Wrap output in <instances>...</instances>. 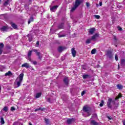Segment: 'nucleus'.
<instances>
[{"mask_svg":"<svg viewBox=\"0 0 125 125\" xmlns=\"http://www.w3.org/2000/svg\"><path fill=\"white\" fill-rule=\"evenodd\" d=\"M58 29H64V22L60 23L58 26Z\"/></svg>","mask_w":125,"mask_h":125,"instance_id":"obj_16","label":"nucleus"},{"mask_svg":"<svg viewBox=\"0 0 125 125\" xmlns=\"http://www.w3.org/2000/svg\"><path fill=\"white\" fill-rule=\"evenodd\" d=\"M23 77H24V74L23 73H21L19 75V81H18V80H19L18 78H17L16 79V82H17V87H19V86H20V85H21V83L23 81Z\"/></svg>","mask_w":125,"mask_h":125,"instance_id":"obj_2","label":"nucleus"},{"mask_svg":"<svg viewBox=\"0 0 125 125\" xmlns=\"http://www.w3.org/2000/svg\"><path fill=\"white\" fill-rule=\"evenodd\" d=\"M2 110H3V111H4V112H5V113H6V112H7V111H8V107L7 106H4V107L3 108Z\"/></svg>","mask_w":125,"mask_h":125,"instance_id":"obj_29","label":"nucleus"},{"mask_svg":"<svg viewBox=\"0 0 125 125\" xmlns=\"http://www.w3.org/2000/svg\"><path fill=\"white\" fill-rule=\"evenodd\" d=\"M15 110H16V108L14 106H12L11 107V111H15Z\"/></svg>","mask_w":125,"mask_h":125,"instance_id":"obj_41","label":"nucleus"},{"mask_svg":"<svg viewBox=\"0 0 125 125\" xmlns=\"http://www.w3.org/2000/svg\"><path fill=\"white\" fill-rule=\"evenodd\" d=\"M30 2L32 1V0H29Z\"/></svg>","mask_w":125,"mask_h":125,"instance_id":"obj_61","label":"nucleus"},{"mask_svg":"<svg viewBox=\"0 0 125 125\" xmlns=\"http://www.w3.org/2000/svg\"><path fill=\"white\" fill-rule=\"evenodd\" d=\"M4 18L5 17V15H2Z\"/></svg>","mask_w":125,"mask_h":125,"instance_id":"obj_59","label":"nucleus"},{"mask_svg":"<svg viewBox=\"0 0 125 125\" xmlns=\"http://www.w3.org/2000/svg\"><path fill=\"white\" fill-rule=\"evenodd\" d=\"M9 29L12 30V28L8 27V26H3L2 27H0V30H1V32H7Z\"/></svg>","mask_w":125,"mask_h":125,"instance_id":"obj_4","label":"nucleus"},{"mask_svg":"<svg viewBox=\"0 0 125 125\" xmlns=\"http://www.w3.org/2000/svg\"><path fill=\"white\" fill-rule=\"evenodd\" d=\"M5 76L6 77H7V76H12V73L11 71H8L5 74Z\"/></svg>","mask_w":125,"mask_h":125,"instance_id":"obj_23","label":"nucleus"},{"mask_svg":"<svg viewBox=\"0 0 125 125\" xmlns=\"http://www.w3.org/2000/svg\"><path fill=\"white\" fill-rule=\"evenodd\" d=\"M73 122H75V119L74 118L68 119L67 120V124H68V125H71Z\"/></svg>","mask_w":125,"mask_h":125,"instance_id":"obj_11","label":"nucleus"},{"mask_svg":"<svg viewBox=\"0 0 125 125\" xmlns=\"http://www.w3.org/2000/svg\"><path fill=\"white\" fill-rule=\"evenodd\" d=\"M107 118L108 119V120H112V117H111L107 116Z\"/></svg>","mask_w":125,"mask_h":125,"instance_id":"obj_49","label":"nucleus"},{"mask_svg":"<svg viewBox=\"0 0 125 125\" xmlns=\"http://www.w3.org/2000/svg\"><path fill=\"white\" fill-rule=\"evenodd\" d=\"M10 24L11 27H12L13 29H15V30H18V27L17 26V25H16V24L13 22H11Z\"/></svg>","mask_w":125,"mask_h":125,"instance_id":"obj_12","label":"nucleus"},{"mask_svg":"<svg viewBox=\"0 0 125 125\" xmlns=\"http://www.w3.org/2000/svg\"><path fill=\"white\" fill-rule=\"evenodd\" d=\"M120 97H122V95L119 94V97H116L115 100H118Z\"/></svg>","mask_w":125,"mask_h":125,"instance_id":"obj_42","label":"nucleus"},{"mask_svg":"<svg viewBox=\"0 0 125 125\" xmlns=\"http://www.w3.org/2000/svg\"><path fill=\"white\" fill-rule=\"evenodd\" d=\"M114 39L115 40V41H117V37L116 36L114 37Z\"/></svg>","mask_w":125,"mask_h":125,"instance_id":"obj_54","label":"nucleus"},{"mask_svg":"<svg viewBox=\"0 0 125 125\" xmlns=\"http://www.w3.org/2000/svg\"><path fill=\"white\" fill-rule=\"evenodd\" d=\"M123 125H125V121H123Z\"/></svg>","mask_w":125,"mask_h":125,"instance_id":"obj_55","label":"nucleus"},{"mask_svg":"<svg viewBox=\"0 0 125 125\" xmlns=\"http://www.w3.org/2000/svg\"><path fill=\"white\" fill-rule=\"evenodd\" d=\"M111 103H112V99H108L107 106L108 108H110V109L112 108V105H111Z\"/></svg>","mask_w":125,"mask_h":125,"instance_id":"obj_8","label":"nucleus"},{"mask_svg":"<svg viewBox=\"0 0 125 125\" xmlns=\"http://www.w3.org/2000/svg\"><path fill=\"white\" fill-rule=\"evenodd\" d=\"M30 36H31L30 34H28V35H27V37L29 38L30 37Z\"/></svg>","mask_w":125,"mask_h":125,"instance_id":"obj_53","label":"nucleus"},{"mask_svg":"<svg viewBox=\"0 0 125 125\" xmlns=\"http://www.w3.org/2000/svg\"><path fill=\"white\" fill-rule=\"evenodd\" d=\"M91 41H92V40H91V39H87V40H86V41H85V43H86L87 44H88L89 43H90V42H91Z\"/></svg>","mask_w":125,"mask_h":125,"instance_id":"obj_24","label":"nucleus"},{"mask_svg":"<svg viewBox=\"0 0 125 125\" xmlns=\"http://www.w3.org/2000/svg\"><path fill=\"white\" fill-rule=\"evenodd\" d=\"M63 37H66V35H59V38H62Z\"/></svg>","mask_w":125,"mask_h":125,"instance_id":"obj_39","label":"nucleus"},{"mask_svg":"<svg viewBox=\"0 0 125 125\" xmlns=\"http://www.w3.org/2000/svg\"><path fill=\"white\" fill-rule=\"evenodd\" d=\"M28 41L29 42H32V41H33V38H32V37H29Z\"/></svg>","mask_w":125,"mask_h":125,"instance_id":"obj_45","label":"nucleus"},{"mask_svg":"<svg viewBox=\"0 0 125 125\" xmlns=\"http://www.w3.org/2000/svg\"><path fill=\"white\" fill-rule=\"evenodd\" d=\"M118 7H119V8H121V7H122V6H118Z\"/></svg>","mask_w":125,"mask_h":125,"instance_id":"obj_56","label":"nucleus"},{"mask_svg":"<svg viewBox=\"0 0 125 125\" xmlns=\"http://www.w3.org/2000/svg\"><path fill=\"white\" fill-rule=\"evenodd\" d=\"M28 60H29V61H30V62H33V61L32 60V59L31 58V57H28Z\"/></svg>","mask_w":125,"mask_h":125,"instance_id":"obj_43","label":"nucleus"},{"mask_svg":"<svg viewBox=\"0 0 125 125\" xmlns=\"http://www.w3.org/2000/svg\"><path fill=\"white\" fill-rule=\"evenodd\" d=\"M121 66H125V59L121 60Z\"/></svg>","mask_w":125,"mask_h":125,"instance_id":"obj_21","label":"nucleus"},{"mask_svg":"<svg viewBox=\"0 0 125 125\" xmlns=\"http://www.w3.org/2000/svg\"><path fill=\"white\" fill-rule=\"evenodd\" d=\"M94 17L96 19H99V18H100V16L95 15Z\"/></svg>","mask_w":125,"mask_h":125,"instance_id":"obj_37","label":"nucleus"},{"mask_svg":"<svg viewBox=\"0 0 125 125\" xmlns=\"http://www.w3.org/2000/svg\"><path fill=\"white\" fill-rule=\"evenodd\" d=\"M1 3V0H0V4Z\"/></svg>","mask_w":125,"mask_h":125,"instance_id":"obj_60","label":"nucleus"},{"mask_svg":"<svg viewBox=\"0 0 125 125\" xmlns=\"http://www.w3.org/2000/svg\"><path fill=\"white\" fill-rule=\"evenodd\" d=\"M103 105H104V101L102 100L100 104V107H103Z\"/></svg>","mask_w":125,"mask_h":125,"instance_id":"obj_33","label":"nucleus"},{"mask_svg":"<svg viewBox=\"0 0 125 125\" xmlns=\"http://www.w3.org/2000/svg\"><path fill=\"white\" fill-rule=\"evenodd\" d=\"M59 6V5H54L53 6H50V9L51 11H52V12H54L55 11H56V10L57 9V8H58Z\"/></svg>","mask_w":125,"mask_h":125,"instance_id":"obj_6","label":"nucleus"},{"mask_svg":"<svg viewBox=\"0 0 125 125\" xmlns=\"http://www.w3.org/2000/svg\"><path fill=\"white\" fill-rule=\"evenodd\" d=\"M115 59L116 61H118V60H119V58L118 57V55H117V54H115Z\"/></svg>","mask_w":125,"mask_h":125,"instance_id":"obj_38","label":"nucleus"},{"mask_svg":"<svg viewBox=\"0 0 125 125\" xmlns=\"http://www.w3.org/2000/svg\"><path fill=\"white\" fill-rule=\"evenodd\" d=\"M0 123L1 125H4V120L3 119V118L1 117L0 118Z\"/></svg>","mask_w":125,"mask_h":125,"instance_id":"obj_31","label":"nucleus"},{"mask_svg":"<svg viewBox=\"0 0 125 125\" xmlns=\"http://www.w3.org/2000/svg\"><path fill=\"white\" fill-rule=\"evenodd\" d=\"M83 2V0H76L75 4L71 10V12H74Z\"/></svg>","mask_w":125,"mask_h":125,"instance_id":"obj_1","label":"nucleus"},{"mask_svg":"<svg viewBox=\"0 0 125 125\" xmlns=\"http://www.w3.org/2000/svg\"><path fill=\"white\" fill-rule=\"evenodd\" d=\"M100 6H102V2H100Z\"/></svg>","mask_w":125,"mask_h":125,"instance_id":"obj_51","label":"nucleus"},{"mask_svg":"<svg viewBox=\"0 0 125 125\" xmlns=\"http://www.w3.org/2000/svg\"><path fill=\"white\" fill-rule=\"evenodd\" d=\"M3 47H4V44L2 42L0 43V55L2 54L3 51Z\"/></svg>","mask_w":125,"mask_h":125,"instance_id":"obj_7","label":"nucleus"},{"mask_svg":"<svg viewBox=\"0 0 125 125\" xmlns=\"http://www.w3.org/2000/svg\"><path fill=\"white\" fill-rule=\"evenodd\" d=\"M37 55L38 56V59H39V60H42V55L41 54V52H38V53H37Z\"/></svg>","mask_w":125,"mask_h":125,"instance_id":"obj_19","label":"nucleus"},{"mask_svg":"<svg viewBox=\"0 0 125 125\" xmlns=\"http://www.w3.org/2000/svg\"><path fill=\"white\" fill-rule=\"evenodd\" d=\"M71 53L72 54L73 57H76V55L77 54V51L75 50V48H72L71 49Z\"/></svg>","mask_w":125,"mask_h":125,"instance_id":"obj_9","label":"nucleus"},{"mask_svg":"<svg viewBox=\"0 0 125 125\" xmlns=\"http://www.w3.org/2000/svg\"><path fill=\"white\" fill-rule=\"evenodd\" d=\"M31 51L33 52H36V54L37 53H39V52H38V50L36 49H33L31 50Z\"/></svg>","mask_w":125,"mask_h":125,"instance_id":"obj_36","label":"nucleus"},{"mask_svg":"<svg viewBox=\"0 0 125 125\" xmlns=\"http://www.w3.org/2000/svg\"><path fill=\"white\" fill-rule=\"evenodd\" d=\"M118 29L119 31H122V30H123V29L122 28V27L118 26Z\"/></svg>","mask_w":125,"mask_h":125,"instance_id":"obj_48","label":"nucleus"},{"mask_svg":"<svg viewBox=\"0 0 125 125\" xmlns=\"http://www.w3.org/2000/svg\"><path fill=\"white\" fill-rule=\"evenodd\" d=\"M106 56H107V58L109 59H113V56H114V54L111 51H107L105 53Z\"/></svg>","mask_w":125,"mask_h":125,"instance_id":"obj_3","label":"nucleus"},{"mask_svg":"<svg viewBox=\"0 0 125 125\" xmlns=\"http://www.w3.org/2000/svg\"><path fill=\"white\" fill-rule=\"evenodd\" d=\"M41 96H42V93H38L36 94L35 97L36 98H40V97H41Z\"/></svg>","mask_w":125,"mask_h":125,"instance_id":"obj_27","label":"nucleus"},{"mask_svg":"<svg viewBox=\"0 0 125 125\" xmlns=\"http://www.w3.org/2000/svg\"><path fill=\"white\" fill-rule=\"evenodd\" d=\"M94 31H95V28H90L89 29V33H90V35H92L93 34V33H94Z\"/></svg>","mask_w":125,"mask_h":125,"instance_id":"obj_17","label":"nucleus"},{"mask_svg":"<svg viewBox=\"0 0 125 125\" xmlns=\"http://www.w3.org/2000/svg\"><path fill=\"white\" fill-rule=\"evenodd\" d=\"M48 102H49L50 103H53L55 101V100H53V101H51V99H47Z\"/></svg>","mask_w":125,"mask_h":125,"instance_id":"obj_34","label":"nucleus"},{"mask_svg":"<svg viewBox=\"0 0 125 125\" xmlns=\"http://www.w3.org/2000/svg\"><path fill=\"white\" fill-rule=\"evenodd\" d=\"M21 67H24V68H26V69H30V65L29 63L27 62H25L24 63L22 64L21 65Z\"/></svg>","mask_w":125,"mask_h":125,"instance_id":"obj_10","label":"nucleus"},{"mask_svg":"<svg viewBox=\"0 0 125 125\" xmlns=\"http://www.w3.org/2000/svg\"><path fill=\"white\" fill-rule=\"evenodd\" d=\"M45 108H42V107H39L38 108H37L35 110V112H37V111H40V110L41 111H43L44 110H45Z\"/></svg>","mask_w":125,"mask_h":125,"instance_id":"obj_26","label":"nucleus"},{"mask_svg":"<svg viewBox=\"0 0 125 125\" xmlns=\"http://www.w3.org/2000/svg\"><path fill=\"white\" fill-rule=\"evenodd\" d=\"M91 54H95L96 53V49L94 48L91 52Z\"/></svg>","mask_w":125,"mask_h":125,"instance_id":"obj_30","label":"nucleus"},{"mask_svg":"<svg viewBox=\"0 0 125 125\" xmlns=\"http://www.w3.org/2000/svg\"><path fill=\"white\" fill-rule=\"evenodd\" d=\"M8 48L9 49H10V48H11V47H8Z\"/></svg>","mask_w":125,"mask_h":125,"instance_id":"obj_58","label":"nucleus"},{"mask_svg":"<svg viewBox=\"0 0 125 125\" xmlns=\"http://www.w3.org/2000/svg\"><path fill=\"white\" fill-rule=\"evenodd\" d=\"M4 0V2L3 4V5L4 6H7V5H8V4H9L10 2H9V0Z\"/></svg>","mask_w":125,"mask_h":125,"instance_id":"obj_18","label":"nucleus"},{"mask_svg":"<svg viewBox=\"0 0 125 125\" xmlns=\"http://www.w3.org/2000/svg\"><path fill=\"white\" fill-rule=\"evenodd\" d=\"M82 67L83 68V70H85V68H84V66L82 65Z\"/></svg>","mask_w":125,"mask_h":125,"instance_id":"obj_52","label":"nucleus"},{"mask_svg":"<svg viewBox=\"0 0 125 125\" xmlns=\"http://www.w3.org/2000/svg\"><path fill=\"white\" fill-rule=\"evenodd\" d=\"M44 121L46 125H49V123H50V122L49 121V119L44 118Z\"/></svg>","mask_w":125,"mask_h":125,"instance_id":"obj_25","label":"nucleus"},{"mask_svg":"<svg viewBox=\"0 0 125 125\" xmlns=\"http://www.w3.org/2000/svg\"><path fill=\"white\" fill-rule=\"evenodd\" d=\"M36 46H39L40 45V42L37 41L36 44Z\"/></svg>","mask_w":125,"mask_h":125,"instance_id":"obj_46","label":"nucleus"},{"mask_svg":"<svg viewBox=\"0 0 125 125\" xmlns=\"http://www.w3.org/2000/svg\"><path fill=\"white\" fill-rule=\"evenodd\" d=\"M118 70H120V63H118Z\"/></svg>","mask_w":125,"mask_h":125,"instance_id":"obj_50","label":"nucleus"},{"mask_svg":"<svg viewBox=\"0 0 125 125\" xmlns=\"http://www.w3.org/2000/svg\"><path fill=\"white\" fill-rule=\"evenodd\" d=\"M32 50H31V51H29V52H28V57H31V55H32Z\"/></svg>","mask_w":125,"mask_h":125,"instance_id":"obj_35","label":"nucleus"},{"mask_svg":"<svg viewBox=\"0 0 125 125\" xmlns=\"http://www.w3.org/2000/svg\"><path fill=\"white\" fill-rule=\"evenodd\" d=\"M33 21H34V18L33 17H31L28 20V24H30L31 22H33Z\"/></svg>","mask_w":125,"mask_h":125,"instance_id":"obj_22","label":"nucleus"},{"mask_svg":"<svg viewBox=\"0 0 125 125\" xmlns=\"http://www.w3.org/2000/svg\"><path fill=\"white\" fill-rule=\"evenodd\" d=\"M83 112L87 113V117H89V116H90V115H91V113L90 112V111L89 110V108H88V107L84 106L83 107Z\"/></svg>","mask_w":125,"mask_h":125,"instance_id":"obj_5","label":"nucleus"},{"mask_svg":"<svg viewBox=\"0 0 125 125\" xmlns=\"http://www.w3.org/2000/svg\"><path fill=\"white\" fill-rule=\"evenodd\" d=\"M98 37H99V34L96 33L95 35L92 36L91 39L92 41H95V39H96V38H98Z\"/></svg>","mask_w":125,"mask_h":125,"instance_id":"obj_15","label":"nucleus"},{"mask_svg":"<svg viewBox=\"0 0 125 125\" xmlns=\"http://www.w3.org/2000/svg\"><path fill=\"white\" fill-rule=\"evenodd\" d=\"M63 83L66 84V85H68L69 84V78L68 77H65L63 79Z\"/></svg>","mask_w":125,"mask_h":125,"instance_id":"obj_14","label":"nucleus"},{"mask_svg":"<svg viewBox=\"0 0 125 125\" xmlns=\"http://www.w3.org/2000/svg\"><path fill=\"white\" fill-rule=\"evenodd\" d=\"M65 49H66L65 47H63L62 46H60L58 48V51L59 52H62V51H63V50H64Z\"/></svg>","mask_w":125,"mask_h":125,"instance_id":"obj_13","label":"nucleus"},{"mask_svg":"<svg viewBox=\"0 0 125 125\" xmlns=\"http://www.w3.org/2000/svg\"><path fill=\"white\" fill-rule=\"evenodd\" d=\"M1 90V87H0V92Z\"/></svg>","mask_w":125,"mask_h":125,"instance_id":"obj_57","label":"nucleus"},{"mask_svg":"<svg viewBox=\"0 0 125 125\" xmlns=\"http://www.w3.org/2000/svg\"><path fill=\"white\" fill-rule=\"evenodd\" d=\"M34 65H37V64H38V62L36 61H34L33 62L32 61V62H31Z\"/></svg>","mask_w":125,"mask_h":125,"instance_id":"obj_44","label":"nucleus"},{"mask_svg":"<svg viewBox=\"0 0 125 125\" xmlns=\"http://www.w3.org/2000/svg\"><path fill=\"white\" fill-rule=\"evenodd\" d=\"M88 77H89V75H83V79L84 80H85V79H87V78H88Z\"/></svg>","mask_w":125,"mask_h":125,"instance_id":"obj_32","label":"nucleus"},{"mask_svg":"<svg viewBox=\"0 0 125 125\" xmlns=\"http://www.w3.org/2000/svg\"><path fill=\"white\" fill-rule=\"evenodd\" d=\"M21 125H23V124H21Z\"/></svg>","mask_w":125,"mask_h":125,"instance_id":"obj_62","label":"nucleus"},{"mask_svg":"<svg viewBox=\"0 0 125 125\" xmlns=\"http://www.w3.org/2000/svg\"><path fill=\"white\" fill-rule=\"evenodd\" d=\"M89 2H86V6H87V7H89Z\"/></svg>","mask_w":125,"mask_h":125,"instance_id":"obj_47","label":"nucleus"},{"mask_svg":"<svg viewBox=\"0 0 125 125\" xmlns=\"http://www.w3.org/2000/svg\"><path fill=\"white\" fill-rule=\"evenodd\" d=\"M117 87L118 88V89H123V86L122 84H118L117 85Z\"/></svg>","mask_w":125,"mask_h":125,"instance_id":"obj_28","label":"nucleus"},{"mask_svg":"<svg viewBox=\"0 0 125 125\" xmlns=\"http://www.w3.org/2000/svg\"><path fill=\"white\" fill-rule=\"evenodd\" d=\"M90 124H91V125H99V124H98V123L96 122L95 120H91Z\"/></svg>","mask_w":125,"mask_h":125,"instance_id":"obj_20","label":"nucleus"},{"mask_svg":"<svg viewBox=\"0 0 125 125\" xmlns=\"http://www.w3.org/2000/svg\"><path fill=\"white\" fill-rule=\"evenodd\" d=\"M85 94V91L84 90L81 93L82 96H83V95H84Z\"/></svg>","mask_w":125,"mask_h":125,"instance_id":"obj_40","label":"nucleus"}]
</instances>
